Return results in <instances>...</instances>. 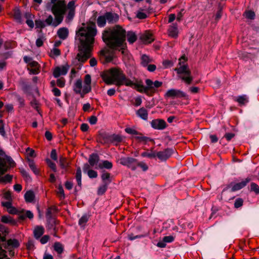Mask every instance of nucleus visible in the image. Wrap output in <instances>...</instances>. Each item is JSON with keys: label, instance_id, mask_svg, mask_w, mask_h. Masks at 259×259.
Wrapping results in <instances>:
<instances>
[{"label": "nucleus", "instance_id": "1", "mask_svg": "<svg viewBox=\"0 0 259 259\" xmlns=\"http://www.w3.org/2000/svg\"><path fill=\"white\" fill-rule=\"evenodd\" d=\"M83 25L76 31V34L79 41L77 59L83 63L91 56L97 30L95 23Z\"/></svg>", "mask_w": 259, "mask_h": 259}, {"label": "nucleus", "instance_id": "2", "mask_svg": "<svg viewBox=\"0 0 259 259\" xmlns=\"http://www.w3.org/2000/svg\"><path fill=\"white\" fill-rule=\"evenodd\" d=\"M126 35L128 42L133 44L137 40V36L135 32L130 31L126 34L125 30L120 26L116 25L113 28H108L103 31L102 39L106 45L111 49H116L120 47L119 51L124 55L126 53L123 47V42Z\"/></svg>", "mask_w": 259, "mask_h": 259}, {"label": "nucleus", "instance_id": "3", "mask_svg": "<svg viewBox=\"0 0 259 259\" xmlns=\"http://www.w3.org/2000/svg\"><path fill=\"white\" fill-rule=\"evenodd\" d=\"M102 77L107 85L115 84L118 87L124 85L132 87L134 84V81L127 78L119 68H111L108 73L102 75Z\"/></svg>", "mask_w": 259, "mask_h": 259}, {"label": "nucleus", "instance_id": "4", "mask_svg": "<svg viewBox=\"0 0 259 259\" xmlns=\"http://www.w3.org/2000/svg\"><path fill=\"white\" fill-rule=\"evenodd\" d=\"M51 12L55 17L53 26L56 27L62 22L64 15L66 12V4L65 0H59L54 4L51 8Z\"/></svg>", "mask_w": 259, "mask_h": 259}, {"label": "nucleus", "instance_id": "5", "mask_svg": "<svg viewBox=\"0 0 259 259\" xmlns=\"http://www.w3.org/2000/svg\"><path fill=\"white\" fill-rule=\"evenodd\" d=\"M184 60L186 61L185 56H183L179 59L180 67L175 68L174 70L177 72L178 74L180 75V77L185 81L187 84H190L193 80V77L191 76V72L190 70L187 65H182L183 62L182 61Z\"/></svg>", "mask_w": 259, "mask_h": 259}, {"label": "nucleus", "instance_id": "6", "mask_svg": "<svg viewBox=\"0 0 259 259\" xmlns=\"http://www.w3.org/2000/svg\"><path fill=\"white\" fill-rule=\"evenodd\" d=\"M101 178L102 184L98 188L97 194L98 195H102L106 192L108 186L112 182L111 174L103 170L101 175Z\"/></svg>", "mask_w": 259, "mask_h": 259}, {"label": "nucleus", "instance_id": "7", "mask_svg": "<svg viewBox=\"0 0 259 259\" xmlns=\"http://www.w3.org/2000/svg\"><path fill=\"white\" fill-rule=\"evenodd\" d=\"M15 162L10 156L0 157V176L4 174L10 167L15 166Z\"/></svg>", "mask_w": 259, "mask_h": 259}, {"label": "nucleus", "instance_id": "8", "mask_svg": "<svg viewBox=\"0 0 259 259\" xmlns=\"http://www.w3.org/2000/svg\"><path fill=\"white\" fill-rule=\"evenodd\" d=\"M120 163L124 166H126L132 170H135L137 167L138 160L132 157H121L120 159Z\"/></svg>", "mask_w": 259, "mask_h": 259}, {"label": "nucleus", "instance_id": "9", "mask_svg": "<svg viewBox=\"0 0 259 259\" xmlns=\"http://www.w3.org/2000/svg\"><path fill=\"white\" fill-rule=\"evenodd\" d=\"M99 56L100 60L102 63L110 62L113 59L112 52L106 48L100 51Z\"/></svg>", "mask_w": 259, "mask_h": 259}, {"label": "nucleus", "instance_id": "10", "mask_svg": "<svg viewBox=\"0 0 259 259\" xmlns=\"http://www.w3.org/2000/svg\"><path fill=\"white\" fill-rule=\"evenodd\" d=\"M251 179L247 177L243 179L241 182L236 183H231L230 186L231 187V191L235 192L244 188L250 181Z\"/></svg>", "mask_w": 259, "mask_h": 259}, {"label": "nucleus", "instance_id": "11", "mask_svg": "<svg viewBox=\"0 0 259 259\" xmlns=\"http://www.w3.org/2000/svg\"><path fill=\"white\" fill-rule=\"evenodd\" d=\"M166 98H186L187 94L184 92L176 89H170L168 90L164 95Z\"/></svg>", "mask_w": 259, "mask_h": 259}, {"label": "nucleus", "instance_id": "12", "mask_svg": "<svg viewBox=\"0 0 259 259\" xmlns=\"http://www.w3.org/2000/svg\"><path fill=\"white\" fill-rule=\"evenodd\" d=\"M145 83L148 85L149 92H150L152 94L154 93L156 91V89L160 87L162 84L161 81L156 80L153 82L150 79H146Z\"/></svg>", "mask_w": 259, "mask_h": 259}, {"label": "nucleus", "instance_id": "13", "mask_svg": "<svg viewBox=\"0 0 259 259\" xmlns=\"http://www.w3.org/2000/svg\"><path fill=\"white\" fill-rule=\"evenodd\" d=\"M151 125L154 129L162 130L166 127L167 124L163 119H156L151 121Z\"/></svg>", "mask_w": 259, "mask_h": 259}, {"label": "nucleus", "instance_id": "14", "mask_svg": "<svg viewBox=\"0 0 259 259\" xmlns=\"http://www.w3.org/2000/svg\"><path fill=\"white\" fill-rule=\"evenodd\" d=\"M173 150L171 149L167 148L163 151L157 152L156 157L161 161H165L171 156Z\"/></svg>", "mask_w": 259, "mask_h": 259}, {"label": "nucleus", "instance_id": "15", "mask_svg": "<svg viewBox=\"0 0 259 259\" xmlns=\"http://www.w3.org/2000/svg\"><path fill=\"white\" fill-rule=\"evenodd\" d=\"M140 39L145 44H150L154 40L153 34L149 30L145 31L140 36Z\"/></svg>", "mask_w": 259, "mask_h": 259}, {"label": "nucleus", "instance_id": "16", "mask_svg": "<svg viewBox=\"0 0 259 259\" xmlns=\"http://www.w3.org/2000/svg\"><path fill=\"white\" fill-rule=\"evenodd\" d=\"M68 66L56 67L54 69L53 73L54 77L55 78H58L61 75H65L68 72Z\"/></svg>", "mask_w": 259, "mask_h": 259}, {"label": "nucleus", "instance_id": "17", "mask_svg": "<svg viewBox=\"0 0 259 259\" xmlns=\"http://www.w3.org/2000/svg\"><path fill=\"white\" fill-rule=\"evenodd\" d=\"M100 157L97 153H92L89 156L88 162L91 167H95V168H98V163L99 161Z\"/></svg>", "mask_w": 259, "mask_h": 259}, {"label": "nucleus", "instance_id": "18", "mask_svg": "<svg viewBox=\"0 0 259 259\" xmlns=\"http://www.w3.org/2000/svg\"><path fill=\"white\" fill-rule=\"evenodd\" d=\"M104 15L109 23H116L119 19L118 15L114 13L106 12Z\"/></svg>", "mask_w": 259, "mask_h": 259}, {"label": "nucleus", "instance_id": "19", "mask_svg": "<svg viewBox=\"0 0 259 259\" xmlns=\"http://www.w3.org/2000/svg\"><path fill=\"white\" fill-rule=\"evenodd\" d=\"M168 35L173 37L176 38L178 35V25L176 23H172L169 26L168 29Z\"/></svg>", "mask_w": 259, "mask_h": 259}, {"label": "nucleus", "instance_id": "20", "mask_svg": "<svg viewBox=\"0 0 259 259\" xmlns=\"http://www.w3.org/2000/svg\"><path fill=\"white\" fill-rule=\"evenodd\" d=\"M34 237L36 239H38L45 233V228L42 226H36L33 230Z\"/></svg>", "mask_w": 259, "mask_h": 259}, {"label": "nucleus", "instance_id": "21", "mask_svg": "<svg viewBox=\"0 0 259 259\" xmlns=\"http://www.w3.org/2000/svg\"><path fill=\"white\" fill-rule=\"evenodd\" d=\"M133 86H134V89L136 90L137 91H138L140 93H144L146 94L147 95H148L149 91L148 88V85H146V86H144V85L138 83H135L134 82V84H133Z\"/></svg>", "mask_w": 259, "mask_h": 259}, {"label": "nucleus", "instance_id": "22", "mask_svg": "<svg viewBox=\"0 0 259 259\" xmlns=\"http://www.w3.org/2000/svg\"><path fill=\"white\" fill-rule=\"evenodd\" d=\"M20 243L18 240L16 239H10L7 241V243L4 246L6 249H8V247H11L12 248H17L19 246Z\"/></svg>", "mask_w": 259, "mask_h": 259}, {"label": "nucleus", "instance_id": "23", "mask_svg": "<svg viewBox=\"0 0 259 259\" xmlns=\"http://www.w3.org/2000/svg\"><path fill=\"white\" fill-rule=\"evenodd\" d=\"M137 115L144 120H148V111L144 107H142L136 112Z\"/></svg>", "mask_w": 259, "mask_h": 259}, {"label": "nucleus", "instance_id": "24", "mask_svg": "<svg viewBox=\"0 0 259 259\" xmlns=\"http://www.w3.org/2000/svg\"><path fill=\"white\" fill-rule=\"evenodd\" d=\"M68 30L66 27L60 28L57 31L59 37L62 39H65L68 36Z\"/></svg>", "mask_w": 259, "mask_h": 259}, {"label": "nucleus", "instance_id": "25", "mask_svg": "<svg viewBox=\"0 0 259 259\" xmlns=\"http://www.w3.org/2000/svg\"><path fill=\"white\" fill-rule=\"evenodd\" d=\"M98 141L103 144L111 143V135L103 134L99 137Z\"/></svg>", "mask_w": 259, "mask_h": 259}, {"label": "nucleus", "instance_id": "26", "mask_svg": "<svg viewBox=\"0 0 259 259\" xmlns=\"http://www.w3.org/2000/svg\"><path fill=\"white\" fill-rule=\"evenodd\" d=\"M234 101L238 102L240 106L245 105L248 102V97L246 95H243L236 97Z\"/></svg>", "mask_w": 259, "mask_h": 259}, {"label": "nucleus", "instance_id": "27", "mask_svg": "<svg viewBox=\"0 0 259 259\" xmlns=\"http://www.w3.org/2000/svg\"><path fill=\"white\" fill-rule=\"evenodd\" d=\"M57 210V207L55 206H51L49 207L46 211V217L47 220H51L54 218L53 217V212H56Z\"/></svg>", "mask_w": 259, "mask_h": 259}, {"label": "nucleus", "instance_id": "28", "mask_svg": "<svg viewBox=\"0 0 259 259\" xmlns=\"http://www.w3.org/2000/svg\"><path fill=\"white\" fill-rule=\"evenodd\" d=\"M24 198L26 202H32L35 198L34 192L31 190L27 191L24 195Z\"/></svg>", "mask_w": 259, "mask_h": 259}, {"label": "nucleus", "instance_id": "29", "mask_svg": "<svg viewBox=\"0 0 259 259\" xmlns=\"http://www.w3.org/2000/svg\"><path fill=\"white\" fill-rule=\"evenodd\" d=\"M27 161L30 168L33 172V173L36 175H38L39 173V171L37 168L34 160L33 159L28 158Z\"/></svg>", "mask_w": 259, "mask_h": 259}, {"label": "nucleus", "instance_id": "30", "mask_svg": "<svg viewBox=\"0 0 259 259\" xmlns=\"http://www.w3.org/2000/svg\"><path fill=\"white\" fill-rule=\"evenodd\" d=\"M98 168L100 169L106 168L107 169H110L113 167V164L111 162L108 160H104L102 163H100L98 165Z\"/></svg>", "mask_w": 259, "mask_h": 259}, {"label": "nucleus", "instance_id": "31", "mask_svg": "<svg viewBox=\"0 0 259 259\" xmlns=\"http://www.w3.org/2000/svg\"><path fill=\"white\" fill-rule=\"evenodd\" d=\"M141 64L144 67L148 66V64L152 61V59L150 58L149 57L146 55H143L141 56Z\"/></svg>", "mask_w": 259, "mask_h": 259}, {"label": "nucleus", "instance_id": "32", "mask_svg": "<svg viewBox=\"0 0 259 259\" xmlns=\"http://www.w3.org/2000/svg\"><path fill=\"white\" fill-rule=\"evenodd\" d=\"M25 17L27 19L26 23L27 25L30 28H33L34 27V23L33 20L31 19L32 17H34L33 15L29 13H26L25 14Z\"/></svg>", "mask_w": 259, "mask_h": 259}, {"label": "nucleus", "instance_id": "33", "mask_svg": "<svg viewBox=\"0 0 259 259\" xmlns=\"http://www.w3.org/2000/svg\"><path fill=\"white\" fill-rule=\"evenodd\" d=\"M82 81L80 79L76 80L74 85L73 90L76 94H81Z\"/></svg>", "mask_w": 259, "mask_h": 259}, {"label": "nucleus", "instance_id": "34", "mask_svg": "<svg viewBox=\"0 0 259 259\" xmlns=\"http://www.w3.org/2000/svg\"><path fill=\"white\" fill-rule=\"evenodd\" d=\"M122 140V137L119 135L112 134L111 135V143L117 145L120 143Z\"/></svg>", "mask_w": 259, "mask_h": 259}, {"label": "nucleus", "instance_id": "35", "mask_svg": "<svg viewBox=\"0 0 259 259\" xmlns=\"http://www.w3.org/2000/svg\"><path fill=\"white\" fill-rule=\"evenodd\" d=\"M106 21L107 20L104 15L103 16H100L98 17L97 20V23L99 27H103L105 26Z\"/></svg>", "mask_w": 259, "mask_h": 259}, {"label": "nucleus", "instance_id": "36", "mask_svg": "<svg viewBox=\"0 0 259 259\" xmlns=\"http://www.w3.org/2000/svg\"><path fill=\"white\" fill-rule=\"evenodd\" d=\"M54 249L57 252L58 254H61L63 253L64 248L62 244L58 242H55L53 245Z\"/></svg>", "mask_w": 259, "mask_h": 259}, {"label": "nucleus", "instance_id": "37", "mask_svg": "<svg viewBox=\"0 0 259 259\" xmlns=\"http://www.w3.org/2000/svg\"><path fill=\"white\" fill-rule=\"evenodd\" d=\"M59 164L60 167L63 169H66L69 166V163L67 158L63 156L60 157Z\"/></svg>", "mask_w": 259, "mask_h": 259}, {"label": "nucleus", "instance_id": "38", "mask_svg": "<svg viewBox=\"0 0 259 259\" xmlns=\"http://www.w3.org/2000/svg\"><path fill=\"white\" fill-rule=\"evenodd\" d=\"M135 139L138 140L139 142L143 143L144 144H146L148 142H151L153 141V140L150 138L143 136H142V135H140L139 136H136L135 137Z\"/></svg>", "mask_w": 259, "mask_h": 259}, {"label": "nucleus", "instance_id": "39", "mask_svg": "<svg viewBox=\"0 0 259 259\" xmlns=\"http://www.w3.org/2000/svg\"><path fill=\"white\" fill-rule=\"evenodd\" d=\"M75 178L79 186L81 185V170L80 167H78L76 171Z\"/></svg>", "mask_w": 259, "mask_h": 259}, {"label": "nucleus", "instance_id": "40", "mask_svg": "<svg viewBox=\"0 0 259 259\" xmlns=\"http://www.w3.org/2000/svg\"><path fill=\"white\" fill-rule=\"evenodd\" d=\"M90 215L87 214H83L81 218L79 220L78 224L80 226H84L85 224L89 221Z\"/></svg>", "mask_w": 259, "mask_h": 259}, {"label": "nucleus", "instance_id": "41", "mask_svg": "<svg viewBox=\"0 0 259 259\" xmlns=\"http://www.w3.org/2000/svg\"><path fill=\"white\" fill-rule=\"evenodd\" d=\"M12 180V176L7 174L3 177L0 178V183H10Z\"/></svg>", "mask_w": 259, "mask_h": 259}, {"label": "nucleus", "instance_id": "42", "mask_svg": "<svg viewBox=\"0 0 259 259\" xmlns=\"http://www.w3.org/2000/svg\"><path fill=\"white\" fill-rule=\"evenodd\" d=\"M19 84L24 92L27 91L30 88V85L23 79H21L19 81Z\"/></svg>", "mask_w": 259, "mask_h": 259}, {"label": "nucleus", "instance_id": "43", "mask_svg": "<svg viewBox=\"0 0 259 259\" xmlns=\"http://www.w3.org/2000/svg\"><path fill=\"white\" fill-rule=\"evenodd\" d=\"M47 221L48 228L49 229H54L55 230L57 221L55 219L53 218L51 220H47Z\"/></svg>", "mask_w": 259, "mask_h": 259}, {"label": "nucleus", "instance_id": "44", "mask_svg": "<svg viewBox=\"0 0 259 259\" xmlns=\"http://www.w3.org/2000/svg\"><path fill=\"white\" fill-rule=\"evenodd\" d=\"M250 192H253L255 194H259V186L255 183H251L250 184Z\"/></svg>", "mask_w": 259, "mask_h": 259}, {"label": "nucleus", "instance_id": "45", "mask_svg": "<svg viewBox=\"0 0 259 259\" xmlns=\"http://www.w3.org/2000/svg\"><path fill=\"white\" fill-rule=\"evenodd\" d=\"M13 16L17 22L21 23V14L19 10H17L14 11Z\"/></svg>", "mask_w": 259, "mask_h": 259}, {"label": "nucleus", "instance_id": "46", "mask_svg": "<svg viewBox=\"0 0 259 259\" xmlns=\"http://www.w3.org/2000/svg\"><path fill=\"white\" fill-rule=\"evenodd\" d=\"M46 162L48 165V166L54 171L56 172L57 171V167L56 164L52 161L50 159H47L46 160Z\"/></svg>", "mask_w": 259, "mask_h": 259}, {"label": "nucleus", "instance_id": "47", "mask_svg": "<svg viewBox=\"0 0 259 259\" xmlns=\"http://www.w3.org/2000/svg\"><path fill=\"white\" fill-rule=\"evenodd\" d=\"M244 15L246 18L250 20H253L255 16L254 12L251 10L246 11Z\"/></svg>", "mask_w": 259, "mask_h": 259}, {"label": "nucleus", "instance_id": "48", "mask_svg": "<svg viewBox=\"0 0 259 259\" xmlns=\"http://www.w3.org/2000/svg\"><path fill=\"white\" fill-rule=\"evenodd\" d=\"M125 131L126 133L131 135H142V134L138 132L136 130L131 128L127 127L125 129Z\"/></svg>", "mask_w": 259, "mask_h": 259}, {"label": "nucleus", "instance_id": "49", "mask_svg": "<svg viewBox=\"0 0 259 259\" xmlns=\"http://www.w3.org/2000/svg\"><path fill=\"white\" fill-rule=\"evenodd\" d=\"M243 204V200L241 198H237L234 202V207L236 208H238L241 207Z\"/></svg>", "mask_w": 259, "mask_h": 259}, {"label": "nucleus", "instance_id": "50", "mask_svg": "<svg viewBox=\"0 0 259 259\" xmlns=\"http://www.w3.org/2000/svg\"><path fill=\"white\" fill-rule=\"evenodd\" d=\"M87 175L91 179L96 178L98 177L97 172L93 169L88 170L87 171Z\"/></svg>", "mask_w": 259, "mask_h": 259}, {"label": "nucleus", "instance_id": "51", "mask_svg": "<svg viewBox=\"0 0 259 259\" xmlns=\"http://www.w3.org/2000/svg\"><path fill=\"white\" fill-rule=\"evenodd\" d=\"M26 218L32 219L33 218V213L30 210H27L24 214L20 216V218L22 220L25 219Z\"/></svg>", "mask_w": 259, "mask_h": 259}, {"label": "nucleus", "instance_id": "52", "mask_svg": "<svg viewBox=\"0 0 259 259\" xmlns=\"http://www.w3.org/2000/svg\"><path fill=\"white\" fill-rule=\"evenodd\" d=\"M156 154L154 152H144L141 154V156L144 157H148L149 158H153L156 157Z\"/></svg>", "mask_w": 259, "mask_h": 259}, {"label": "nucleus", "instance_id": "53", "mask_svg": "<svg viewBox=\"0 0 259 259\" xmlns=\"http://www.w3.org/2000/svg\"><path fill=\"white\" fill-rule=\"evenodd\" d=\"M91 91V85L84 84V85L83 88L82 93L81 94V97H83V95L87 94L89 93V92H90Z\"/></svg>", "mask_w": 259, "mask_h": 259}, {"label": "nucleus", "instance_id": "54", "mask_svg": "<svg viewBox=\"0 0 259 259\" xmlns=\"http://www.w3.org/2000/svg\"><path fill=\"white\" fill-rule=\"evenodd\" d=\"M75 10H68L66 19L68 21H71L73 19L75 15Z\"/></svg>", "mask_w": 259, "mask_h": 259}, {"label": "nucleus", "instance_id": "55", "mask_svg": "<svg viewBox=\"0 0 259 259\" xmlns=\"http://www.w3.org/2000/svg\"><path fill=\"white\" fill-rule=\"evenodd\" d=\"M35 23L36 28H43L46 26L44 22L40 19L36 20Z\"/></svg>", "mask_w": 259, "mask_h": 259}, {"label": "nucleus", "instance_id": "56", "mask_svg": "<svg viewBox=\"0 0 259 259\" xmlns=\"http://www.w3.org/2000/svg\"><path fill=\"white\" fill-rule=\"evenodd\" d=\"M75 10V1H70L66 6V10Z\"/></svg>", "mask_w": 259, "mask_h": 259}, {"label": "nucleus", "instance_id": "57", "mask_svg": "<svg viewBox=\"0 0 259 259\" xmlns=\"http://www.w3.org/2000/svg\"><path fill=\"white\" fill-rule=\"evenodd\" d=\"M56 84L59 88H63L65 84V79L61 77L57 80Z\"/></svg>", "mask_w": 259, "mask_h": 259}, {"label": "nucleus", "instance_id": "58", "mask_svg": "<svg viewBox=\"0 0 259 259\" xmlns=\"http://www.w3.org/2000/svg\"><path fill=\"white\" fill-rule=\"evenodd\" d=\"M138 166L140 167L144 171L147 170L148 169V166H147V165L145 162H142H142L138 161V164H137V167Z\"/></svg>", "mask_w": 259, "mask_h": 259}, {"label": "nucleus", "instance_id": "59", "mask_svg": "<svg viewBox=\"0 0 259 259\" xmlns=\"http://www.w3.org/2000/svg\"><path fill=\"white\" fill-rule=\"evenodd\" d=\"M1 221L4 223H11L12 222V220L10 217L4 215L2 217Z\"/></svg>", "mask_w": 259, "mask_h": 259}, {"label": "nucleus", "instance_id": "60", "mask_svg": "<svg viewBox=\"0 0 259 259\" xmlns=\"http://www.w3.org/2000/svg\"><path fill=\"white\" fill-rule=\"evenodd\" d=\"M26 248L29 250H32L34 249V244L32 240H28L26 243Z\"/></svg>", "mask_w": 259, "mask_h": 259}, {"label": "nucleus", "instance_id": "61", "mask_svg": "<svg viewBox=\"0 0 259 259\" xmlns=\"http://www.w3.org/2000/svg\"><path fill=\"white\" fill-rule=\"evenodd\" d=\"M57 193L60 195L61 198L64 199L65 198V194L63 188L61 185H59L58 188Z\"/></svg>", "mask_w": 259, "mask_h": 259}, {"label": "nucleus", "instance_id": "62", "mask_svg": "<svg viewBox=\"0 0 259 259\" xmlns=\"http://www.w3.org/2000/svg\"><path fill=\"white\" fill-rule=\"evenodd\" d=\"M235 135L234 133H227L225 134L224 137L226 138L228 141H230L235 137Z\"/></svg>", "mask_w": 259, "mask_h": 259}, {"label": "nucleus", "instance_id": "63", "mask_svg": "<svg viewBox=\"0 0 259 259\" xmlns=\"http://www.w3.org/2000/svg\"><path fill=\"white\" fill-rule=\"evenodd\" d=\"M50 239V236L48 235H46L43 236L40 239V242L42 244H45L47 243Z\"/></svg>", "mask_w": 259, "mask_h": 259}, {"label": "nucleus", "instance_id": "64", "mask_svg": "<svg viewBox=\"0 0 259 259\" xmlns=\"http://www.w3.org/2000/svg\"><path fill=\"white\" fill-rule=\"evenodd\" d=\"M163 240L165 243H170L174 240V237L172 236H166L163 238Z\"/></svg>", "mask_w": 259, "mask_h": 259}]
</instances>
